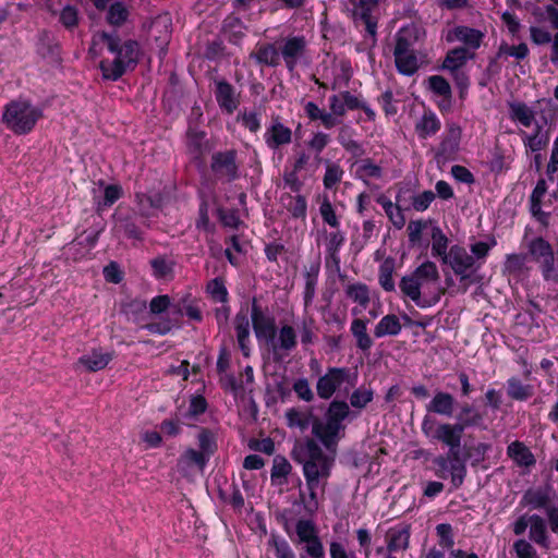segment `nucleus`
I'll return each mask as SVG.
<instances>
[{
    "mask_svg": "<svg viewBox=\"0 0 558 558\" xmlns=\"http://www.w3.org/2000/svg\"><path fill=\"white\" fill-rule=\"evenodd\" d=\"M307 41L304 36H289L280 47V53L289 71H293L296 64L306 54Z\"/></svg>",
    "mask_w": 558,
    "mask_h": 558,
    "instance_id": "12",
    "label": "nucleus"
},
{
    "mask_svg": "<svg viewBox=\"0 0 558 558\" xmlns=\"http://www.w3.org/2000/svg\"><path fill=\"white\" fill-rule=\"evenodd\" d=\"M441 123L435 112L432 110L424 113L415 122V133L420 138L434 136L440 130Z\"/></svg>",
    "mask_w": 558,
    "mask_h": 558,
    "instance_id": "26",
    "label": "nucleus"
},
{
    "mask_svg": "<svg viewBox=\"0 0 558 558\" xmlns=\"http://www.w3.org/2000/svg\"><path fill=\"white\" fill-rule=\"evenodd\" d=\"M521 137L526 150L538 153L544 149L548 144V135L543 132L541 125H536L533 133L521 132Z\"/></svg>",
    "mask_w": 558,
    "mask_h": 558,
    "instance_id": "33",
    "label": "nucleus"
},
{
    "mask_svg": "<svg viewBox=\"0 0 558 558\" xmlns=\"http://www.w3.org/2000/svg\"><path fill=\"white\" fill-rule=\"evenodd\" d=\"M424 32L417 25L411 23L401 27L396 34L393 51L413 50V46L421 39Z\"/></svg>",
    "mask_w": 558,
    "mask_h": 558,
    "instance_id": "20",
    "label": "nucleus"
},
{
    "mask_svg": "<svg viewBox=\"0 0 558 558\" xmlns=\"http://www.w3.org/2000/svg\"><path fill=\"white\" fill-rule=\"evenodd\" d=\"M442 264L448 265L461 279L470 278L480 268V265H475V258L460 245H452L449 248L448 256Z\"/></svg>",
    "mask_w": 558,
    "mask_h": 558,
    "instance_id": "8",
    "label": "nucleus"
},
{
    "mask_svg": "<svg viewBox=\"0 0 558 558\" xmlns=\"http://www.w3.org/2000/svg\"><path fill=\"white\" fill-rule=\"evenodd\" d=\"M345 241L344 234L339 231H332L326 234L325 236V246L328 255L335 260L338 262L339 259V251L342 247L343 243Z\"/></svg>",
    "mask_w": 558,
    "mask_h": 558,
    "instance_id": "45",
    "label": "nucleus"
},
{
    "mask_svg": "<svg viewBox=\"0 0 558 558\" xmlns=\"http://www.w3.org/2000/svg\"><path fill=\"white\" fill-rule=\"evenodd\" d=\"M251 316L257 340L267 345L277 330L275 318L270 315L264 314L262 310L255 305L252 308Z\"/></svg>",
    "mask_w": 558,
    "mask_h": 558,
    "instance_id": "13",
    "label": "nucleus"
},
{
    "mask_svg": "<svg viewBox=\"0 0 558 558\" xmlns=\"http://www.w3.org/2000/svg\"><path fill=\"white\" fill-rule=\"evenodd\" d=\"M428 86L435 94L440 96H447L451 90L449 83L440 75L429 76Z\"/></svg>",
    "mask_w": 558,
    "mask_h": 558,
    "instance_id": "61",
    "label": "nucleus"
},
{
    "mask_svg": "<svg viewBox=\"0 0 558 558\" xmlns=\"http://www.w3.org/2000/svg\"><path fill=\"white\" fill-rule=\"evenodd\" d=\"M529 47L524 43L517 46H511L508 43H501L496 53V58L507 59L508 57H512L515 60H523L529 56Z\"/></svg>",
    "mask_w": 558,
    "mask_h": 558,
    "instance_id": "41",
    "label": "nucleus"
},
{
    "mask_svg": "<svg viewBox=\"0 0 558 558\" xmlns=\"http://www.w3.org/2000/svg\"><path fill=\"white\" fill-rule=\"evenodd\" d=\"M209 458L206 453L195 450L193 448L186 449L178 461V466L181 471L195 466L199 472H203Z\"/></svg>",
    "mask_w": 558,
    "mask_h": 558,
    "instance_id": "31",
    "label": "nucleus"
},
{
    "mask_svg": "<svg viewBox=\"0 0 558 558\" xmlns=\"http://www.w3.org/2000/svg\"><path fill=\"white\" fill-rule=\"evenodd\" d=\"M472 57L473 56L469 53L466 48H454L447 53L442 68L449 71H456L462 68L466 63L468 59Z\"/></svg>",
    "mask_w": 558,
    "mask_h": 558,
    "instance_id": "40",
    "label": "nucleus"
},
{
    "mask_svg": "<svg viewBox=\"0 0 558 558\" xmlns=\"http://www.w3.org/2000/svg\"><path fill=\"white\" fill-rule=\"evenodd\" d=\"M483 38V32L463 25L456 26L449 31L446 37L449 43L460 41L473 50L480 48Z\"/></svg>",
    "mask_w": 558,
    "mask_h": 558,
    "instance_id": "18",
    "label": "nucleus"
},
{
    "mask_svg": "<svg viewBox=\"0 0 558 558\" xmlns=\"http://www.w3.org/2000/svg\"><path fill=\"white\" fill-rule=\"evenodd\" d=\"M348 372L344 368H330L322 376L316 385L317 395L322 399H329L335 391L344 383L347 379Z\"/></svg>",
    "mask_w": 558,
    "mask_h": 558,
    "instance_id": "14",
    "label": "nucleus"
},
{
    "mask_svg": "<svg viewBox=\"0 0 558 558\" xmlns=\"http://www.w3.org/2000/svg\"><path fill=\"white\" fill-rule=\"evenodd\" d=\"M513 550L517 558H539L535 547L525 538L517 539L513 543Z\"/></svg>",
    "mask_w": 558,
    "mask_h": 558,
    "instance_id": "51",
    "label": "nucleus"
},
{
    "mask_svg": "<svg viewBox=\"0 0 558 558\" xmlns=\"http://www.w3.org/2000/svg\"><path fill=\"white\" fill-rule=\"evenodd\" d=\"M546 194V180L539 179L535 187L533 189L529 199L531 215L543 226H547L549 221V214L542 209L543 204L547 205L550 203V198H548V202H544Z\"/></svg>",
    "mask_w": 558,
    "mask_h": 558,
    "instance_id": "15",
    "label": "nucleus"
},
{
    "mask_svg": "<svg viewBox=\"0 0 558 558\" xmlns=\"http://www.w3.org/2000/svg\"><path fill=\"white\" fill-rule=\"evenodd\" d=\"M350 414L349 405L344 401H332L326 413V420L342 425V421Z\"/></svg>",
    "mask_w": 558,
    "mask_h": 558,
    "instance_id": "47",
    "label": "nucleus"
},
{
    "mask_svg": "<svg viewBox=\"0 0 558 558\" xmlns=\"http://www.w3.org/2000/svg\"><path fill=\"white\" fill-rule=\"evenodd\" d=\"M434 463L438 466V472L441 477L450 475L454 487H459L463 483L466 468L460 458L459 451L454 454L448 453V456H439L434 460Z\"/></svg>",
    "mask_w": 558,
    "mask_h": 558,
    "instance_id": "10",
    "label": "nucleus"
},
{
    "mask_svg": "<svg viewBox=\"0 0 558 558\" xmlns=\"http://www.w3.org/2000/svg\"><path fill=\"white\" fill-rule=\"evenodd\" d=\"M397 70L402 75L411 76L421 66V61L414 50L393 51Z\"/></svg>",
    "mask_w": 558,
    "mask_h": 558,
    "instance_id": "24",
    "label": "nucleus"
},
{
    "mask_svg": "<svg viewBox=\"0 0 558 558\" xmlns=\"http://www.w3.org/2000/svg\"><path fill=\"white\" fill-rule=\"evenodd\" d=\"M197 439L199 446L198 451L206 453V456L210 458L217 448L215 435L208 429H202L197 436Z\"/></svg>",
    "mask_w": 558,
    "mask_h": 558,
    "instance_id": "49",
    "label": "nucleus"
},
{
    "mask_svg": "<svg viewBox=\"0 0 558 558\" xmlns=\"http://www.w3.org/2000/svg\"><path fill=\"white\" fill-rule=\"evenodd\" d=\"M426 228V222L423 220H412L409 222L407 231L411 244H418L422 240V233Z\"/></svg>",
    "mask_w": 558,
    "mask_h": 558,
    "instance_id": "60",
    "label": "nucleus"
},
{
    "mask_svg": "<svg viewBox=\"0 0 558 558\" xmlns=\"http://www.w3.org/2000/svg\"><path fill=\"white\" fill-rule=\"evenodd\" d=\"M495 243V241H492V243L480 241L471 245L470 255L473 256V258H475V265H480V267L482 266Z\"/></svg>",
    "mask_w": 558,
    "mask_h": 558,
    "instance_id": "54",
    "label": "nucleus"
},
{
    "mask_svg": "<svg viewBox=\"0 0 558 558\" xmlns=\"http://www.w3.org/2000/svg\"><path fill=\"white\" fill-rule=\"evenodd\" d=\"M529 255L538 264L545 280H556L558 269L555 266V256L551 245L543 238H535L527 244Z\"/></svg>",
    "mask_w": 558,
    "mask_h": 558,
    "instance_id": "7",
    "label": "nucleus"
},
{
    "mask_svg": "<svg viewBox=\"0 0 558 558\" xmlns=\"http://www.w3.org/2000/svg\"><path fill=\"white\" fill-rule=\"evenodd\" d=\"M154 275L158 278H165L172 272V263L162 257H157L150 262Z\"/></svg>",
    "mask_w": 558,
    "mask_h": 558,
    "instance_id": "63",
    "label": "nucleus"
},
{
    "mask_svg": "<svg viewBox=\"0 0 558 558\" xmlns=\"http://www.w3.org/2000/svg\"><path fill=\"white\" fill-rule=\"evenodd\" d=\"M521 504L532 509H547L548 494L543 489H530L523 495Z\"/></svg>",
    "mask_w": 558,
    "mask_h": 558,
    "instance_id": "42",
    "label": "nucleus"
},
{
    "mask_svg": "<svg viewBox=\"0 0 558 558\" xmlns=\"http://www.w3.org/2000/svg\"><path fill=\"white\" fill-rule=\"evenodd\" d=\"M296 331L293 326L284 324L276 330L267 344L276 359H281L296 347Z\"/></svg>",
    "mask_w": 558,
    "mask_h": 558,
    "instance_id": "11",
    "label": "nucleus"
},
{
    "mask_svg": "<svg viewBox=\"0 0 558 558\" xmlns=\"http://www.w3.org/2000/svg\"><path fill=\"white\" fill-rule=\"evenodd\" d=\"M410 193V189L400 187L396 195V207L386 213L389 220L397 229H402L405 225V217L402 213V206L407 204V195Z\"/></svg>",
    "mask_w": 558,
    "mask_h": 558,
    "instance_id": "34",
    "label": "nucleus"
},
{
    "mask_svg": "<svg viewBox=\"0 0 558 558\" xmlns=\"http://www.w3.org/2000/svg\"><path fill=\"white\" fill-rule=\"evenodd\" d=\"M41 111L26 100H14L5 106L2 120L16 134H26L33 130Z\"/></svg>",
    "mask_w": 558,
    "mask_h": 558,
    "instance_id": "5",
    "label": "nucleus"
},
{
    "mask_svg": "<svg viewBox=\"0 0 558 558\" xmlns=\"http://www.w3.org/2000/svg\"><path fill=\"white\" fill-rule=\"evenodd\" d=\"M351 332L356 340V345L366 351L373 345L371 337L367 335V322L359 318H354L351 323Z\"/></svg>",
    "mask_w": 558,
    "mask_h": 558,
    "instance_id": "37",
    "label": "nucleus"
},
{
    "mask_svg": "<svg viewBox=\"0 0 558 558\" xmlns=\"http://www.w3.org/2000/svg\"><path fill=\"white\" fill-rule=\"evenodd\" d=\"M319 214L324 220L325 223L329 225L331 228L337 229L340 225L339 219L336 215V211L333 209V206L331 205L328 197H324L320 206H319Z\"/></svg>",
    "mask_w": 558,
    "mask_h": 558,
    "instance_id": "50",
    "label": "nucleus"
},
{
    "mask_svg": "<svg viewBox=\"0 0 558 558\" xmlns=\"http://www.w3.org/2000/svg\"><path fill=\"white\" fill-rule=\"evenodd\" d=\"M401 329L400 318L395 314H387L376 324L374 335L376 338L395 337L401 332Z\"/></svg>",
    "mask_w": 558,
    "mask_h": 558,
    "instance_id": "30",
    "label": "nucleus"
},
{
    "mask_svg": "<svg viewBox=\"0 0 558 558\" xmlns=\"http://www.w3.org/2000/svg\"><path fill=\"white\" fill-rule=\"evenodd\" d=\"M454 403L456 401L452 395L437 391L426 405V410L438 415L450 417L454 411Z\"/></svg>",
    "mask_w": 558,
    "mask_h": 558,
    "instance_id": "25",
    "label": "nucleus"
},
{
    "mask_svg": "<svg viewBox=\"0 0 558 558\" xmlns=\"http://www.w3.org/2000/svg\"><path fill=\"white\" fill-rule=\"evenodd\" d=\"M357 172L363 179H380L383 175L381 168L369 159H365L361 162L357 168Z\"/></svg>",
    "mask_w": 558,
    "mask_h": 558,
    "instance_id": "55",
    "label": "nucleus"
},
{
    "mask_svg": "<svg viewBox=\"0 0 558 558\" xmlns=\"http://www.w3.org/2000/svg\"><path fill=\"white\" fill-rule=\"evenodd\" d=\"M268 543L274 547L276 558H295L293 550L286 539L272 536Z\"/></svg>",
    "mask_w": 558,
    "mask_h": 558,
    "instance_id": "57",
    "label": "nucleus"
},
{
    "mask_svg": "<svg viewBox=\"0 0 558 558\" xmlns=\"http://www.w3.org/2000/svg\"><path fill=\"white\" fill-rule=\"evenodd\" d=\"M343 170L340 166L336 163H330L327 166L325 175H324V185L326 189H331L337 183H339L342 179Z\"/></svg>",
    "mask_w": 558,
    "mask_h": 558,
    "instance_id": "58",
    "label": "nucleus"
},
{
    "mask_svg": "<svg viewBox=\"0 0 558 558\" xmlns=\"http://www.w3.org/2000/svg\"><path fill=\"white\" fill-rule=\"evenodd\" d=\"M507 454L519 466L530 468L535 464V458L532 451L521 441H513L507 448Z\"/></svg>",
    "mask_w": 558,
    "mask_h": 558,
    "instance_id": "29",
    "label": "nucleus"
},
{
    "mask_svg": "<svg viewBox=\"0 0 558 558\" xmlns=\"http://www.w3.org/2000/svg\"><path fill=\"white\" fill-rule=\"evenodd\" d=\"M507 386L508 396L514 400L523 401L533 396V387L523 385L518 378H510Z\"/></svg>",
    "mask_w": 558,
    "mask_h": 558,
    "instance_id": "43",
    "label": "nucleus"
},
{
    "mask_svg": "<svg viewBox=\"0 0 558 558\" xmlns=\"http://www.w3.org/2000/svg\"><path fill=\"white\" fill-rule=\"evenodd\" d=\"M291 469L292 466L286 458L276 457L271 469V481L277 484L284 483Z\"/></svg>",
    "mask_w": 558,
    "mask_h": 558,
    "instance_id": "48",
    "label": "nucleus"
},
{
    "mask_svg": "<svg viewBox=\"0 0 558 558\" xmlns=\"http://www.w3.org/2000/svg\"><path fill=\"white\" fill-rule=\"evenodd\" d=\"M409 541L410 532L407 527H392L387 533V549L389 553L404 550Z\"/></svg>",
    "mask_w": 558,
    "mask_h": 558,
    "instance_id": "35",
    "label": "nucleus"
},
{
    "mask_svg": "<svg viewBox=\"0 0 558 558\" xmlns=\"http://www.w3.org/2000/svg\"><path fill=\"white\" fill-rule=\"evenodd\" d=\"M401 293L421 308L437 304L442 294L440 276L435 263L426 260L399 282Z\"/></svg>",
    "mask_w": 558,
    "mask_h": 558,
    "instance_id": "1",
    "label": "nucleus"
},
{
    "mask_svg": "<svg viewBox=\"0 0 558 558\" xmlns=\"http://www.w3.org/2000/svg\"><path fill=\"white\" fill-rule=\"evenodd\" d=\"M100 37L107 44L108 50L114 54L112 61L100 62L102 75L105 78L117 81L138 62V44L131 39L121 43L117 35L108 33H101Z\"/></svg>",
    "mask_w": 558,
    "mask_h": 558,
    "instance_id": "3",
    "label": "nucleus"
},
{
    "mask_svg": "<svg viewBox=\"0 0 558 558\" xmlns=\"http://www.w3.org/2000/svg\"><path fill=\"white\" fill-rule=\"evenodd\" d=\"M258 63L276 66L279 64V52L272 45L260 46L254 53Z\"/></svg>",
    "mask_w": 558,
    "mask_h": 558,
    "instance_id": "46",
    "label": "nucleus"
},
{
    "mask_svg": "<svg viewBox=\"0 0 558 558\" xmlns=\"http://www.w3.org/2000/svg\"><path fill=\"white\" fill-rule=\"evenodd\" d=\"M310 499L317 505L318 495H323L327 481L335 463L333 456L327 454L318 444L310 439L306 441L300 458Z\"/></svg>",
    "mask_w": 558,
    "mask_h": 558,
    "instance_id": "2",
    "label": "nucleus"
},
{
    "mask_svg": "<svg viewBox=\"0 0 558 558\" xmlns=\"http://www.w3.org/2000/svg\"><path fill=\"white\" fill-rule=\"evenodd\" d=\"M330 558H357L355 551L349 549L343 542L332 541L329 544Z\"/></svg>",
    "mask_w": 558,
    "mask_h": 558,
    "instance_id": "59",
    "label": "nucleus"
},
{
    "mask_svg": "<svg viewBox=\"0 0 558 558\" xmlns=\"http://www.w3.org/2000/svg\"><path fill=\"white\" fill-rule=\"evenodd\" d=\"M265 143L271 149H277L282 145H288L292 141V131L282 124L279 120H275L265 132Z\"/></svg>",
    "mask_w": 558,
    "mask_h": 558,
    "instance_id": "19",
    "label": "nucleus"
},
{
    "mask_svg": "<svg viewBox=\"0 0 558 558\" xmlns=\"http://www.w3.org/2000/svg\"><path fill=\"white\" fill-rule=\"evenodd\" d=\"M216 99L219 107L229 114L238 108V99L235 98L234 89L225 81H219L216 84Z\"/></svg>",
    "mask_w": 558,
    "mask_h": 558,
    "instance_id": "27",
    "label": "nucleus"
},
{
    "mask_svg": "<svg viewBox=\"0 0 558 558\" xmlns=\"http://www.w3.org/2000/svg\"><path fill=\"white\" fill-rule=\"evenodd\" d=\"M113 352L95 349L78 359V364L88 372H98L107 367L112 361Z\"/></svg>",
    "mask_w": 558,
    "mask_h": 558,
    "instance_id": "21",
    "label": "nucleus"
},
{
    "mask_svg": "<svg viewBox=\"0 0 558 558\" xmlns=\"http://www.w3.org/2000/svg\"><path fill=\"white\" fill-rule=\"evenodd\" d=\"M509 114L512 121L530 128L535 121V111L524 102L515 101L509 104Z\"/></svg>",
    "mask_w": 558,
    "mask_h": 558,
    "instance_id": "32",
    "label": "nucleus"
},
{
    "mask_svg": "<svg viewBox=\"0 0 558 558\" xmlns=\"http://www.w3.org/2000/svg\"><path fill=\"white\" fill-rule=\"evenodd\" d=\"M207 292L211 296V299L216 302H226L228 299V291L222 282V280L216 278L208 282Z\"/></svg>",
    "mask_w": 558,
    "mask_h": 558,
    "instance_id": "53",
    "label": "nucleus"
},
{
    "mask_svg": "<svg viewBox=\"0 0 558 558\" xmlns=\"http://www.w3.org/2000/svg\"><path fill=\"white\" fill-rule=\"evenodd\" d=\"M395 270H396V260L393 257L385 258L379 266L378 281H379L380 287L387 292H392L396 289V284H395V280H393Z\"/></svg>",
    "mask_w": 558,
    "mask_h": 558,
    "instance_id": "36",
    "label": "nucleus"
},
{
    "mask_svg": "<svg viewBox=\"0 0 558 558\" xmlns=\"http://www.w3.org/2000/svg\"><path fill=\"white\" fill-rule=\"evenodd\" d=\"M412 199V207L416 211H425L433 201L435 199V194L433 191H424L416 195H410Z\"/></svg>",
    "mask_w": 558,
    "mask_h": 558,
    "instance_id": "56",
    "label": "nucleus"
},
{
    "mask_svg": "<svg viewBox=\"0 0 558 558\" xmlns=\"http://www.w3.org/2000/svg\"><path fill=\"white\" fill-rule=\"evenodd\" d=\"M483 422L481 413H474L472 418L463 420L462 423H440L435 426L434 422L424 418L422 423L423 433L432 440L439 441L449 448V453L460 451L462 434L468 426H477Z\"/></svg>",
    "mask_w": 558,
    "mask_h": 558,
    "instance_id": "4",
    "label": "nucleus"
},
{
    "mask_svg": "<svg viewBox=\"0 0 558 558\" xmlns=\"http://www.w3.org/2000/svg\"><path fill=\"white\" fill-rule=\"evenodd\" d=\"M530 37L533 44L541 46L545 44H549L554 36L539 26H531L530 27Z\"/></svg>",
    "mask_w": 558,
    "mask_h": 558,
    "instance_id": "64",
    "label": "nucleus"
},
{
    "mask_svg": "<svg viewBox=\"0 0 558 558\" xmlns=\"http://www.w3.org/2000/svg\"><path fill=\"white\" fill-rule=\"evenodd\" d=\"M373 397L372 389L359 388L352 392L350 403L353 408L363 409L373 400Z\"/></svg>",
    "mask_w": 558,
    "mask_h": 558,
    "instance_id": "52",
    "label": "nucleus"
},
{
    "mask_svg": "<svg viewBox=\"0 0 558 558\" xmlns=\"http://www.w3.org/2000/svg\"><path fill=\"white\" fill-rule=\"evenodd\" d=\"M284 418L288 427L298 428L304 432L310 425L313 426V411L308 408H290L284 412Z\"/></svg>",
    "mask_w": 558,
    "mask_h": 558,
    "instance_id": "23",
    "label": "nucleus"
},
{
    "mask_svg": "<svg viewBox=\"0 0 558 558\" xmlns=\"http://www.w3.org/2000/svg\"><path fill=\"white\" fill-rule=\"evenodd\" d=\"M301 342L305 345L312 344L316 338L315 324L313 319H304L300 325Z\"/></svg>",
    "mask_w": 558,
    "mask_h": 558,
    "instance_id": "62",
    "label": "nucleus"
},
{
    "mask_svg": "<svg viewBox=\"0 0 558 558\" xmlns=\"http://www.w3.org/2000/svg\"><path fill=\"white\" fill-rule=\"evenodd\" d=\"M343 425H338L333 422L326 420L320 422L315 420L313 423V435L322 441L327 449H333L340 438V433Z\"/></svg>",
    "mask_w": 558,
    "mask_h": 558,
    "instance_id": "16",
    "label": "nucleus"
},
{
    "mask_svg": "<svg viewBox=\"0 0 558 558\" xmlns=\"http://www.w3.org/2000/svg\"><path fill=\"white\" fill-rule=\"evenodd\" d=\"M529 529V542L538 545L545 550L551 549V542L548 535L547 523L538 514H523L512 525L515 535H522Z\"/></svg>",
    "mask_w": 558,
    "mask_h": 558,
    "instance_id": "6",
    "label": "nucleus"
},
{
    "mask_svg": "<svg viewBox=\"0 0 558 558\" xmlns=\"http://www.w3.org/2000/svg\"><path fill=\"white\" fill-rule=\"evenodd\" d=\"M461 140V129L456 123L447 125L446 134L440 144V150L445 155L454 153Z\"/></svg>",
    "mask_w": 558,
    "mask_h": 558,
    "instance_id": "38",
    "label": "nucleus"
},
{
    "mask_svg": "<svg viewBox=\"0 0 558 558\" xmlns=\"http://www.w3.org/2000/svg\"><path fill=\"white\" fill-rule=\"evenodd\" d=\"M298 542L305 544V551L311 558H325L323 543L320 542L315 524L305 519H301L295 524Z\"/></svg>",
    "mask_w": 558,
    "mask_h": 558,
    "instance_id": "9",
    "label": "nucleus"
},
{
    "mask_svg": "<svg viewBox=\"0 0 558 558\" xmlns=\"http://www.w3.org/2000/svg\"><path fill=\"white\" fill-rule=\"evenodd\" d=\"M449 240L439 227L432 230V255L440 258L441 263L448 256Z\"/></svg>",
    "mask_w": 558,
    "mask_h": 558,
    "instance_id": "39",
    "label": "nucleus"
},
{
    "mask_svg": "<svg viewBox=\"0 0 558 558\" xmlns=\"http://www.w3.org/2000/svg\"><path fill=\"white\" fill-rule=\"evenodd\" d=\"M344 293L348 299L355 303V306L351 310L353 316H360L371 303L372 293L365 283H350L345 287Z\"/></svg>",
    "mask_w": 558,
    "mask_h": 558,
    "instance_id": "17",
    "label": "nucleus"
},
{
    "mask_svg": "<svg viewBox=\"0 0 558 558\" xmlns=\"http://www.w3.org/2000/svg\"><path fill=\"white\" fill-rule=\"evenodd\" d=\"M234 328L236 333V339L239 342V347L244 354V356L250 355V331L251 324L247 315L245 313L236 314L234 318Z\"/></svg>",
    "mask_w": 558,
    "mask_h": 558,
    "instance_id": "28",
    "label": "nucleus"
},
{
    "mask_svg": "<svg viewBox=\"0 0 558 558\" xmlns=\"http://www.w3.org/2000/svg\"><path fill=\"white\" fill-rule=\"evenodd\" d=\"M129 14V9L123 2H113L108 9L107 22L113 26H121L126 22Z\"/></svg>",
    "mask_w": 558,
    "mask_h": 558,
    "instance_id": "44",
    "label": "nucleus"
},
{
    "mask_svg": "<svg viewBox=\"0 0 558 558\" xmlns=\"http://www.w3.org/2000/svg\"><path fill=\"white\" fill-rule=\"evenodd\" d=\"M213 171L227 179H234L236 175L235 155L233 151L217 153L213 156Z\"/></svg>",
    "mask_w": 558,
    "mask_h": 558,
    "instance_id": "22",
    "label": "nucleus"
}]
</instances>
